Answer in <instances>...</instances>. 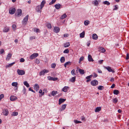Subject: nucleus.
<instances>
[{
    "instance_id": "1",
    "label": "nucleus",
    "mask_w": 129,
    "mask_h": 129,
    "mask_svg": "<svg viewBox=\"0 0 129 129\" xmlns=\"http://www.w3.org/2000/svg\"><path fill=\"white\" fill-rule=\"evenodd\" d=\"M29 16L28 15H27L23 19L22 21V24L25 25L27 23V22L28 21Z\"/></svg>"
},
{
    "instance_id": "2",
    "label": "nucleus",
    "mask_w": 129,
    "mask_h": 129,
    "mask_svg": "<svg viewBox=\"0 0 129 129\" xmlns=\"http://www.w3.org/2000/svg\"><path fill=\"white\" fill-rule=\"evenodd\" d=\"M90 83L92 85L95 86L98 84V82L97 80H93Z\"/></svg>"
},
{
    "instance_id": "3",
    "label": "nucleus",
    "mask_w": 129,
    "mask_h": 129,
    "mask_svg": "<svg viewBox=\"0 0 129 129\" xmlns=\"http://www.w3.org/2000/svg\"><path fill=\"white\" fill-rule=\"evenodd\" d=\"M17 72L18 74L19 75H22L25 74L24 71L23 70L18 69L17 70Z\"/></svg>"
},
{
    "instance_id": "4",
    "label": "nucleus",
    "mask_w": 129,
    "mask_h": 129,
    "mask_svg": "<svg viewBox=\"0 0 129 129\" xmlns=\"http://www.w3.org/2000/svg\"><path fill=\"white\" fill-rule=\"evenodd\" d=\"M38 55V53H34L30 55L29 58L32 59L37 57Z\"/></svg>"
},
{
    "instance_id": "5",
    "label": "nucleus",
    "mask_w": 129,
    "mask_h": 129,
    "mask_svg": "<svg viewBox=\"0 0 129 129\" xmlns=\"http://www.w3.org/2000/svg\"><path fill=\"white\" fill-rule=\"evenodd\" d=\"M104 68L107 69L109 72H112L113 73H114L115 72L114 70L111 69V67H105Z\"/></svg>"
},
{
    "instance_id": "6",
    "label": "nucleus",
    "mask_w": 129,
    "mask_h": 129,
    "mask_svg": "<svg viewBox=\"0 0 129 129\" xmlns=\"http://www.w3.org/2000/svg\"><path fill=\"white\" fill-rule=\"evenodd\" d=\"M15 11L16 9L15 8H11L9 10V13L10 14H13L15 13Z\"/></svg>"
},
{
    "instance_id": "7",
    "label": "nucleus",
    "mask_w": 129,
    "mask_h": 129,
    "mask_svg": "<svg viewBox=\"0 0 129 129\" xmlns=\"http://www.w3.org/2000/svg\"><path fill=\"white\" fill-rule=\"evenodd\" d=\"M2 113L3 114L5 115H7L9 114V111L7 109L3 110Z\"/></svg>"
},
{
    "instance_id": "8",
    "label": "nucleus",
    "mask_w": 129,
    "mask_h": 129,
    "mask_svg": "<svg viewBox=\"0 0 129 129\" xmlns=\"http://www.w3.org/2000/svg\"><path fill=\"white\" fill-rule=\"evenodd\" d=\"M48 79L49 80L56 81L58 79L57 77H53L50 76L48 77Z\"/></svg>"
},
{
    "instance_id": "9",
    "label": "nucleus",
    "mask_w": 129,
    "mask_h": 129,
    "mask_svg": "<svg viewBox=\"0 0 129 129\" xmlns=\"http://www.w3.org/2000/svg\"><path fill=\"white\" fill-rule=\"evenodd\" d=\"M67 105L64 104L62 105L61 108L60 109V110L61 111H63L66 108Z\"/></svg>"
},
{
    "instance_id": "10",
    "label": "nucleus",
    "mask_w": 129,
    "mask_h": 129,
    "mask_svg": "<svg viewBox=\"0 0 129 129\" xmlns=\"http://www.w3.org/2000/svg\"><path fill=\"white\" fill-rule=\"evenodd\" d=\"M9 27H5L4 28L3 31V32L7 33L9 30Z\"/></svg>"
},
{
    "instance_id": "11",
    "label": "nucleus",
    "mask_w": 129,
    "mask_h": 129,
    "mask_svg": "<svg viewBox=\"0 0 129 129\" xmlns=\"http://www.w3.org/2000/svg\"><path fill=\"white\" fill-rule=\"evenodd\" d=\"M42 9L41 8V7L40 6H37L36 8V10L37 12H40V13L41 12V10Z\"/></svg>"
},
{
    "instance_id": "12",
    "label": "nucleus",
    "mask_w": 129,
    "mask_h": 129,
    "mask_svg": "<svg viewBox=\"0 0 129 129\" xmlns=\"http://www.w3.org/2000/svg\"><path fill=\"white\" fill-rule=\"evenodd\" d=\"M60 29L59 28L57 27H54V31L56 33H58Z\"/></svg>"
},
{
    "instance_id": "13",
    "label": "nucleus",
    "mask_w": 129,
    "mask_h": 129,
    "mask_svg": "<svg viewBox=\"0 0 129 129\" xmlns=\"http://www.w3.org/2000/svg\"><path fill=\"white\" fill-rule=\"evenodd\" d=\"M34 89L37 91H38L39 89V85L37 84H35L34 86Z\"/></svg>"
},
{
    "instance_id": "14",
    "label": "nucleus",
    "mask_w": 129,
    "mask_h": 129,
    "mask_svg": "<svg viewBox=\"0 0 129 129\" xmlns=\"http://www.w3.org/2000/svg\"><path fill=\"white\" fill-rule=\"evenodd\" d=\"M66 100V99L60 98L59 100V104L60 105L61 104L64 102Z\"/></svg>"
},
{
    "instance_id": "15",
    "label": "nucleus",
    "mask_w": 129,
    "mask_h": 129,
    "mask_svg": "<svg viewBox=\"0 0 129 129\" xmlns=\"http://www.w3.org/2000/svg\"><path fill=\"white\" fill-rule=\"evenodd\" d=\"M22 11L21 9H18L17 11V15L19 16H20L21 15Z\"/></svg>"
},
{
    "instance_id": "16",
    "label": "nucleus",
    "mask_w": 129,
    "mask_h": 129,
    "mask_svg": "<svg viewBox=\"0 0 129 129\" xmlns=\"http://www.w3.org/2000/svg\"><path fill=\"white\" fill-rule=\"evenodd\" d=\"M88 60L89 61H93L94 60L93 59L91 55L90 54H89L88 57Z\"/></svg>"
},
{
    "instance_id": "17",
    "label": "nucleus",
    "mask_w": 129,
    "mask_h": 129,
    "mask_svg": "<svg viewBox=\"0 0 129 129\" xmlns=\"http://www.w3.org/2000/svg\"><path fill=\"white\" fill-rule=\"evenodd\" d=\"M61 6V5L59 4H56L54 6V7H55V8L57 9H59L60 7Z\"/></svg>"
},
{
    "instance_id": "18",
    "label": "nucleus",
    "mask_w": 129,
    "mask_h": 129,
    "mask_svg": "<svg viewBox=\"0 0 129 129\" xmlns=\"http://www.w3.org/2000/svg\"><path fill=\"white\" fill-rule=\"evenodd\" d=\"M95 6H97L99 5V3L97 0H94L93 1L92 3Z\"/></svg>"
},
{
    "instance_id": "19",
    "label": "nucleus",
    "mask_w": 129,
    "mask_h": 129,
    "mask_svg": "<svg viewBox=\"0 0 129 129\" xmlns=\"http://www.w3.org/2000/svg\"><path fill=\"white\" fill-rule=\"evenodd\" d=\"M12 54L11 53H9L7 55L6 58V60H9L11 58L12 56Z\"/></svg>"
},
{
    "instance_id": "20",
    "label": "nucleus",
    "mask_w": 129,
    "mask_h": 129,
    "mask_svg": "<svg viewBox=\"0 0 129 129\" xmlns=\"http://www.w3.org/2000/svg\"><path fill=\"white\" fill-rule=\"evenodd\" d=\"M99 51L102 53H104L106 51L102 47H100L99 48Z\"/></svg>"
},
{
    "instance_id": "21",
    "label": "nucleus",
    "mask_w": 129,
    "mask_h": 129,
    "mask_svg": "<svg viewBox=\"0 0 129 129\" xmlns=\"http://www.w3.org/2000/svg\"><path fill=\"white\" fill-rule=\"evenodd\" d=\"M68 89L69 87H68L65 86L62 89V90L64 92H66Z\"/></svg>"
},
{
    "instance_id": "22",
    "label": "nucleus",
    "mask_w": 129,
    "mask_h": 129,
    "mask_svg": "<svg viewBox=\"0 0 129 129\" xmlns=\"http://www.w3.org/2000/svg\"><path fill=\"white\" fill-rule=\"evenodd\" d=\"M76 80V77L74 76L72 77L70 80V81L72 82H74Z\"/></svg>"
},
{
    "instance_id": "23",
    "label": "nucleus",
    "mask_w": 129,
    "mask_h": 129,
    "mask_svg": "<svg viewBox=\"0 0 129 129\" xmlns=\"http://www.w3.org/2000/svg\"><path fill=\"white\" fill-rule=\"evenodd\" d=\"M92 38L94 40H96L98 38V36L96 34H93L92 35Z\"/></svg>"
},
{
    "instance_id": "24",
    "label": "nucleus",
    "mask_w": 129,
    "mask_h": 129,
    "mask_svg": "<svg viewBox=\"0 0 129 129\" xmlns=\"http://www.w3.org/2000/svg\"><path fill=\"white\" fill-rule=\"evenodd\" d=\"M101 107H97L95 109V112H98L100 111L101 109Z\"/></svg>"
},
{
    "instance_id": "25",
    "label": "nucleus",
    "mask_w": 129,
    "mask_h": 129,
    "mask_svg": "<svg viewBox=\"0 0 129 129\" xmlns=\"http://www.w3.org/2000/svg\"><path fill=\"white\" fill-rule=\"evenodd\" d=\"M80 38H83L85 36V32L83 31L82 33L80 34Z\"/></svg>"
},
{
    "instance_id": "26",
    "label": "nucleus",
    "mask_w": 129,
    "mask_h": 129,
    "mask_svg": "<svg viewBox=\"0 0 129 129\" xmlns=\"http://www.w3.org/2000/svg\"><path fill=\"white\" fill-rule=\"evenodd\" d=\"M57 94V92L56 91H53L52 92L51 94L52 96H54Z\"/></svg>"
},
{
    "instance_id": "27",
    "label": "nucleus",
    "mask_w": 129,
    "mask_h": 129,
    "mask_svg": "<svg viewBox=\"0 0 129 129\" xmlns=\"http://www.w3.org/2000/svg\"><path fill=\"white\" fill-rule=\"evenodd\" d=\"M45 4V1H43L41 2L40 6L41 7V8L44 7V4Z\"/></svg>"
},
{
    "instance_id": "28",
    "label": "nucleus",
    "mask_w": 129,
    "mask_h": 129,
    "mask_svg": "<svg viewBox=\"0 0 129 129\" xmlns=\"http://www.w3.org/2000/svg\"><path fill=\"white\" fill-rule=\"evenodd\" d=\"M60 62L62 63H63L64 62L65 60V59L64 57L63 56L60 59Z\"/></svg>"
},
{
    "instance_id": "29",
    "label": "nucleus",
    "mask_w": 129,
    "mask_h": 129,
    "mask_svg": "<svg viewBox=\"0 0 129 129\" xmlns=\"http://www.w3.org/2000/svg\"><path fill=\"white\" fill-rule=\"evenodd\" d=\"M79 73L82 75L83 74L85 73L84 70L80 69H79Z\"/></svg>"
},
{
    "instance_id": "30",
    "label": "nucleus",
    "mask_w": 129,
    "mask_h": 129,
    "mask_svg": "<svg viewBox=\"0 0 129 129\" xmlns=\"http://www.w3.org/2000/svg\"><path fill=\"white\" fill-rule=\"evenodd\" d=\"M70 46V44L69 42H67L64 44V47H67Z\"/></svg>"
},
{
    "instance_id": "31",
    "label": "nucleus",
    "mask_w": 129,
    "mask_h": 129,
    "mask_svg": "<svg viewBox=\"0 0 129 129\" xmlns=\"http://www.w3.org/2000/svg\"><path fill=\"white\" fill-rule=\"evenodd\" d=\"M15 63V62H14L12 63H10L8 65H7L6 66V68H9L11 67Z\"/></svg>"
},
{
    "instance_id": "32",
    "label": "nucleus",
    "mask_w": 129,
    "mask_h": 129,
    "mask_svg": "<svg viewBox=\"0 0 129 129\" xmlns=\"http://www.w3.org/2000/svg\"><path fill=\"white\" fill-rule=\"evenodd\" d=\"M71 64V62L70 61H68L66 62L64 64V66L65 68L66 67V66H69Z\"/></svg>"
},
{
    "instance_id": "33",
    "label": "nucleus",
    "mask_w": 129,
    "mask_h": 129,
    "mask_svg": "<svg viewBox=\"0 0 129 129\" xmlns=\"http://www.w3.org/2000/svg\"><path fill=\"white\" fill-rule=\"evenodd\" d=\"M23 84L24 85L26 86L27 87H29V84L26 81H24L23 82Z\"/></svg>"
},
{
    "instance_id": "34",
    "label": "nucleus",
    "mask_w": 129,
    "mask_h": 129,
    "mask_svg": "<svg viewBox=\"0 0 129 129\" xmlns=\"http://www.w3.org/2000/svg\"><path fill=\"white\" fill-rule=\"evenodd\" d=\"M104 88V86H99L98 87V89L100 90H102Z\"/></svg>"
},
{
    "instance_id": "35",
    "label": "nucleus",
    "mask_w": 129,
    "mask_h": 129,
    "mask_svg": "<svg viewBox=\"0 0 129 129\" xmlns=\"http://www.w3.org/2000/svg\"><path fill=\"white\" fill-rule=\"evenodd\" d=\"M67 16V15L66 14H63L60 17V18L61 19H63L66 18Z\"/></svg>"
},
{
    "instance_id": "36",
    "label": "nucleus",
    "mask_w": 129,
    "mask_h": 129,
    "mask_svg": "<svg viewBox=\"0 0 129 129\" xmlns=\"http://www.w3.org/2000/svg\"><path fill=\"white\" fill-rule=\"evenodd\" d=\"M18 85V83L17 82H13L12 84V85L13 86H15L16 87Z\"/></svg>"
},
{
    "instance_id": "37",
    "label": "nucleus",
    "mask_w": 129,
    "mask_h": 129,
    "mask_svg": "<svg viewBox=\"0 0 129 129\" xmlns=\"http://www.w3.org/2000/svg\"><path fill=\"white\" fill-rule=\"evenodd\" d=\"M17 99V97H10V99L11 101H14Z\"/></svg>"
},
{
    "instance_id": "38",
    "label": "nucleus",
    "mask_w": 129,
    "mask_h": 129,
    "mask_svg": "<svg viewBox=\"0 0 129 129\" xmlns=\"http://www.w3.org/2000/svg\"><path fill=\"white\" fill-rule=\"evenodd\" d=\"M103 3L104 4L107 5H109L110 4V3L107 1H106L103 2Z\"/></svg>"
},
{
    "instance_id": "39",
    "label": "nucleus",
    "mask_w": 129,
    "mask_h": 129,
    "mask_svg": "<svg viewBox=\"0 0 129 129\" xmlns=\"http://www.w3.org/2000/svg\"><path fill=\"white\" fill-rule=\"evenodd\" d=\"M89 21H85L84 22V23L85 25L87 26L89 23Z\"/></svg>"
},
{
    "instance_id": "40",
    "label": "nucleus",
    "mask_w": 129,
    "mask_h": 129,
    "mask_svg": "<svg viewBox=\"0 0 129 129\" xmlns=\"http://www.w3.org/2000/svg\"><path fill=\"white\" fill-rule=\"evenodd\" d=\"M113 93L114 94L117 95L119 93V91L117 90H115L113 91Z\"/></svg>"
},
{
    "instance_id": "41",
    "label": "nucleus",
    "mask_w": 129,
    "mask_h": 129,
    "mask_svg": "<svg viewBox=\"0 0 129 129\" xmlns=\"http://www.w3.org/2000/svg\"><path fill=\"white\" fill-rule=\"evenodd\" d=\"M18 113L17 112H13L12 114V115L14 116H16L18 115Z\"/></svg>"
},
{
    "instance_id": "42",
    "label": "nucleus",
    "mask_w": 129,
    "mask_h": 129,
    "mask_svg": "<svg viewBox=\"0 0 129 129\" xmlns=\"http://www.w3.org/2000/svg\"><path fill=\"white\" fill-rule=\"evenodd\" d=\"M56 0H52L49 3V5H51L53 4L54 3H55V2Z\"/></svg>"
},
{
    "instance_id": "43",
    "label": "nucleus",
    "mask_w": 129,
    "mask_h": 129,
    "mask_svg": "<svg viewBox=\"0 0 129 129\" xmlns=\"http://www.w3.org/2000/svg\"><path fill=\"white\" fill-rule=\"evenodd\" d=\"M75 70L74 69L72 70L71 71V74L73 76H74L76 75L75 73Z\"/></svg>"
},
{
    "instance_id": "44",
    "label": "nucleus",
    "mask_w": 129,
    "mask_h": 129,
    "mask_svg": "<svg viewBox=\"0 0 129 129\" xmlns=\"http://www.w3.org/2000/svg\"><path fill=\"white\" fill-rule=\"evenodd\" d=\"M47 27L49 28L50 29L51 28L52 26L51 24L50 23H48L47 25Z\"/></svg>"
},
{
    "instance_id": "45",
    "label": "nucleus",
    "mask_w": 129,
    "mask_h": 129,
    "mask_svg": "<svg viewBox=\"0 0 129 129\" xmlns=\"http://www.w3.org/2000/svg\"><path fill=\"white\" fill-rule=\"evenodd\" d=\"M12 28L13 30H15L16 29V25L15 24H13L12 26Z\"/></svg>"
},
{
    "instance_id": "46",
    "label": "nucleus",
    "mask_w": 129,
    "mask_h": 129,
    "mask_svg": "<svg viewBox=\"0 0 129 129\" xmlns=\"http://www.w3.org/2000/svg\"><path fill=\"white\" fill-rule=\"evenodd\" d=\"M56 65L55 63H53L51 65V67L52 68H54L56 66Z\"/></svg>"
},
{
    "instance_id": "47",
    "label": "nucleus",
    "mask_w": 129,
    "mask_h": 129,
    "mask_svg": "<svg viewBox=\"0 0 129 129\" xmlns=\"http://www.w3.org/2000/svg\"><path fill=\"white\" fill-rule=\"evenodd\" d=\"M69 52V50L68 49H66L63 52L64 53H68Z\"/></svg>"
},
{
    "instance_id": "48",
    "label": "nucleus",
    "mask_w": 129,
    "mask_h": 129,
    "mask_svg": "<svg viewBox=\"0 0 129 129\" xmlns=\"http://www.w3.org/2000/svg\"><path fill=\"white\" fill-rule=\"evenodd\" d=\"M34 31L35 32H40V30L39 29L35 28L34 29Z\"/></svg>"
},
{
    "instance_id": "49",
    "label": "nucleus",
    "mask_w": 129,
    "mask_h": 129,
    "mask_svg": "<svg viewBox=\"0 0 129 129\" xmlns=\"http://www.w3.org/2000/svg\"><path fill=\"white\" fill-rule=\"evenodd\" d=\"M92 75H90L89 76H88L86 77V79H90L92 76Z\"/></svg>"
},
{
    "instance_id": "50",
    "label": "nucleus",
    "mask_w": 129,
    "mask_h": 129,
    "mask_svg": "<svg viewBox=\"0 0 129 129\" xmlns=\"http://www.w3.org/2000/svg\"><path fill=\"white\" fill-rule=\"evenodd\" d=\"M74 122L75 123H81V121L77 120H74Z\"/></svg>"
},
{
    "instance_id": "51",
    "label": "nucleus",
    "mask_w": 129,
    "mask_h": 129,
    "mask_svg": "<svg viewBox=\"0 0 129 129\" xmlns=\"http://www.w3.org/2000/svg\"><path fill=\"white\" fill-rule=\"evenodd\" d=\"M43 71L44 72L45 74L49 72V71L48 70L44 69L43 70Z\"/></svg>"
},
{
    "instance_id": "52",
    "label": "nucleus",
    "mask_w": 129,
    "mask_h": 129,
    "mask_svg": "<svg viewBox=\"0 0 129 129\" xmlns=\"http://www.w3.org/2000/svg\"><path fill=\"white\" fill-rule=\"evenodd\" d=\"M117 101L118 100L116 98H115L113 99V102L114 103H116L117 102Z\"/></svg>"
},
{
    "instance_id": "53",
    "label": "nucleus",
    "mask_w": 129,
    "mask_h": 129,
    "mask_svg": "<svg viewBox=\"0 0 129 129\" xmlns=\"http://www.w3.org/2000/svg\"><path fill=\"white\" fill-rule=\"evenodd\" d=\"M118 9V6L117 5L114 6V8L113 9V10H116Z\"/></svg>"
},
{
    "instance_id": "54",
    "label": "nucleus",
    "mask_w": 129,
    "mask_h": 129,
    "mask_svg": "<svg viewBox=\"0 0 129 129\" xmlns=\"http://www.w3.org/2000/svg\"><path fill=\"white\" fill-rule=\"evenodd\" d=\"M4 52V49H2L0 50V54H2Z\"/></svg>"
},
{
    "instance_id": "55",
    "label": "nucleus",
    "mask_w": 129,
    "mask_h": 129,
    "mask_svg": "<svg viewBox=\"0 0 129 129\" xmlns=\"http://www.w3.org/2000/svg\"><path fill=\"white\" fill-rule=\"evenodd\" d=\"M45 74V73L44 72L42 71H41L40 73V76H41L42 75H44Z\"/></svg>"
},
{
    "instance_id": "56",
    "label": "nucleus",
    "mask_w": 129,
    "mask_h": 129,
    "mask_svg": "<svg viewBox=\"0 0 129 129\" xmlns=\"http://www.w3.org/2000/svg\"><path fill=\"white\" fill-rule=\"evenodd\" d=\"M35 39V36H31L29 38V39L30 40H32L33 39Z\"/></svg>"
},
{
    "instance_id": "57",
    "label": "nucleus",
    "mask_w": 129,
    "mask_h": 129,
    "mask_svg": "<svg viewBox=\"0 0 129 129\" xmlns=\"http://www.w3.org/2000/svg\"><path fill=\"white\" fill-rule=\"evenodd\" d=\"M25 60L23 58H21L20 59V61L21 62H23Z\"/></svg>"
},
{
    "instance_id": "58",
    "label": "nucleus",
    "mask_w": 129,
    "mask_h": 129,
    "mask_svg": "<svg viewBox=\"0 0 129 129\" xmlns=\"http://www.w3.org/2000/svg\"><path fill=\"white\" fill-rule=\"evenodd\" d=\"M84 58V57L83 56H82L80 58L79 60L81 61H83V60Z\"/></svg>"
},
{
    "instance_id": "59",
    "label": "nucleus",
    "mask_w": 129,
    "mask_h": 129,
    "mask_svg": "<svg viewBox=\"0 0 129 129\" xmlns=\"http://www.w3.org/2000/svg\"><path fill=\"white\" fill-rule=\"evenodd\" d=\"M36 62L37 63L39 64L40 63V61L39 59H36Z\"/></svg>"
},
{
    "instance_id": "60",
    "label": "nucleus",
    "mask_w": 129,
    "mask_h": 129,
    "mask_svg": "<svg viewBox=\"0 0 129 129\" xmlns=\"http://www.w3.org/2000/svg\"><path fill=\"white\" fill-rule=\"evenodd\" d=\"M103 61V60H99L98 62L100 64H102V63Z\"/></svg>"
},
{
    "instance_id": "61",
    "label": "nucleus",
    "mask_w": 129,
    "mask_h": 129,
    "mask_svg": "<svg viewBox=\"0 0 129 129\" xmlns=\"http://www.w3.org/2000/svg\"><path fill=\"white\" fill-rule=\"evenodd\" d=\"M93 74L94 75L93 77H94L95 78L98 76L95 73H94Z\"/></svg>"
},
{
    "instance_id": "62",
    "label": "nucleus",
    "mask_w": 129,
    "mask_h": 129,
    "mask_svg": "<svg viewBox=\"0 0 129 129\" xmlns=\"http://www.w3.org/2000/svg\"><path fill=\"white\" fill-rule=\"evenodd\" d=\"M29 91H31L34 92L35 91L33 90L31 87H30L29 89Z\"/></svg>"
},
{
    "instance_id": "63",
    "label": "nucleus",
    "mask_w": 129,
    "mask_h": 129,
    "mask_svg": "<svg viewBox=\"0 0 129 129\" xmlns=\"http://www.w3.org/2000/svg\"><path fill=\"white\" fill-rule=\"evenodd\" d=\"M115 84H112V85L111 86V88H113L115 87Z\"/></svg>"
},
{
    "instance_id": "64",
    "label": "nucleus",
    "mask_w": 129,
    "mask_h": 129,
    "mask_svg": "<svg viewBox=\"0 0 129 129\" xmlns=\"http://www.w3.org/2000/svg\"><path fill=\"white\" fill-rule=\"evenodd\" d=\"M114 81V79L112 77L111 78L110 81L111 82H113Z\"/></svg>"
}]
</instances>
